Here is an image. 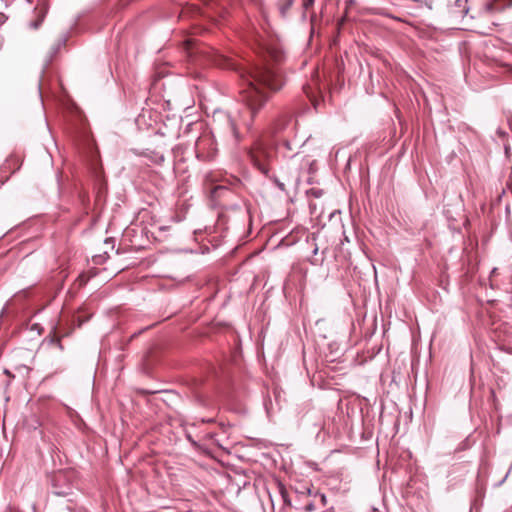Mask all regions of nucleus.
I'll return each instance as SVG.
<instances>
[{"label": "nucleus", "instance_id": "obj_15", "mask_svg": "<svg viewBox=\"0 0 512 512\" xmlns=\"http://www.w3.org/2000/svg\"><path fill=\"white\" fill-rule=\"evenodd\" d=\"M37 327H38V324H37V323H35V324L32 326V328H31V329L33 330V329H36Z\"/></svg>", "mask_w": 512, "mask_h": 512}, {"label": "nucleus", "instance_id": "obj_6", "mask_svg": "<svg viewBox=\"0 0 512 512\" xmlns=\"http://www.w3.org/2000/svg\"><path fill=\"white\" fill-rule=\"evenodd\" d=\"M226 123H227L228 129H229L231 135L233 136L235 141H238L239 134H238L235 122L229 116H226Z\"/></svg>", "mask_w": 512, "mask_h": 512}, {"label": "nucleus", "instance_id": "obj_5", "mask_svg": "<svg viewBox=\"0 0 512 512\" xmlns=\"http://www.w3.org/2000/svg\"><path fill=\"white\" fill-rule=\"evenodd\" d=\"M512 5V0H496V3H488L486 5L487 10H502L505 7Z\"/></svg>", "mask_w": 512, "mask_h": 512}, {"label": "nucleus", "instance_id": "obj_4", "mask_svg": "<svg viewBox=\"0 0 512 512\" xmlns=\"http://www.w3.org/2000/svg\"><path fill=\"white\" fill-rule=\"evenodd\" d=\"M467 0H455L452 6V13L455 16H465L468 13Z\"/></svg>", "mask_w": 512, "mask_h": 512}, {"label": "nucleus", "instance_id": "obj_11", "mask_svg": "<svg viewBox=\"0 0 512 512\" xmlns=\"http://www.w3.org/2000/svg\"><path fill=\"white\" fill-rule=\"evenodd\" d=\"M271 57H273V59L278 62L280 61L281 59V54L280 53H276V54H271Z\"/></svg>", "mask_w": 512, "mask_h": 512}, {"label": "nucleus", "instance_id": "obj_1", "mask_svg": "<svg viewBox=\"0 0 512 512\" xmlns=\"http://www.w3.org/2000/svg\"><path fill=\"white\" fill-rule=\"evenodd\" d=\"M282 84L279 72L270 64L254 67L249 72L248 87L244 90L243 97L252 117H255L268 99L263 87L276 91Z\"/></svg>", "mask_w": 512, "mask_h": 512}, {"label": "nucleus", "instance_id": "obj_8", "mask_svg": "<svg viewBox=\"0 0 512 512\" xmlns=\"http://www.w3.org/2000/svg\"><path fill=\"white\" fill-rule=\"evenodd\" d=\"M304 509H305V511L311 512L315 509V507H314L313 503H308L305 505Z\"/></svg>", "mask_w": 512, "mask_h": 512}, {"label": "nucleus", "instance_id": "obj_10", "mask_svg": "<svg viewBox=\"0 0 512 512\" xmlns=\"http://www.w3.org/2000/svg\"><path fill=\"white\" fill-rule=\"evenodd\" d=\"M41 21H42V20L40 19V20H38V21L32 22V23H31V26H32L34 29H37V28L40 26Z\"/></svg>", "mask_w": 512, "mask_h": 512}, {"label": "nucleus", "instance_id": "obj_14", "mask_svg": "<svg viewBox=\"0 0 512 512\" xmlns=\"http://www.w3.org/2000/svg\"><path fill=\"white\" fill-rule=\"evenodd\" d=\"M317 252H318V248H317V247H315V248H314V250H313V254H314V255H316V254H317Z\"/></svg>", "mask_w": 512, "mask_h": 512}, {"label": "nucleus", "instance_id": "obj_9", "mask_svg": "<svg viewBox=\"0 0 512 512\" xmlns=\"http://www.w3.org/2000/svg\"><path fill=\"white\" fill-rule=\"evenodd\" d=\"M274 182L276 183V185L283 191L285 189V185L284 183L278 181L277 179L274 180Z\"/></svg>", "mask_w": 512, "mask_h": 512}, {"label": "nucleus", "instance_id": "obj_2", "mask_svg": "<svg viewBox=\"0 0 512 512\" xmlns=\"http://www.w3.org/2000/svg\"><path fill=\"white\" fill-rule=\"evenodd\" d=\"M273 155V148L263 141H257L249 150L252 164L264 175H268Z\"/></svg>", "mask_w": 512, "mask_h": 512}, {"label": "nucleus", "instance_id": "obj_3", "mask_svg": "<svg viewBox=\"0 0 512 512\" xmlns=\"http://www.w3.org/2000/svg\"><path fill=\"white\" fill-rule=\"evenodd\" d=\"M196 154L203 159L212 158L216 153V146L209 134L200 136L195 144Z\"/></svg>", "mask_w": 512, "mask_h": 512}, {"label": "nucleus", "instance_id": "obj_7", "mask_svg": "<svg viewBox=\"0 0 512 512\" xmlns=\"http://www.w3.org/2000/svg\"><path fill=\"white\" fill-rule=\"evenodd\" d=\"M282 498L285 504L291 505L290 500L287 498L286 492L284 490L281 491Z\"/></svg>", "mask_w": 512, "mask_h": 512}, {"label": "nucleus", "instance_id": "obj_13", "mask_svg": "<svg viewBox=\"0 0 512 512\" xmlns=\"http://www.w3.org/2000/svg\"><path fill=\"white\" fill-rule=\"evenodd\" d=\"M320 498H321V501H322L323 505H325V503H326V496L324 494H322L320 496Z\"/></svg>", "mask_w": 512, "mask_h": 512}, {"label": "nucleus", "instance_id": "obj_16", "mask_svg": "<svg viewBox=\"0 0 512 512\" xmlns=\"http://www.w3.org/2000/svg\"><path fill=\"white\" fill-rule=\"evenodd\" d=\"M76 320L81 321V320H85V319L82 317H78Z\"/></svg>", "mask_w": 512, "mask_h": 512}, {"label": "nucleus", "instance_id": "obj_12", "mask_svg": "<svg viewBox=\"0 0 512 512\" xmlns=\"http://www.w3.org/2000/svg\"><path fill=\"white\" fill-rule=\"evenodd\" d=\"M315 0H305L304 6L308 8L309 6H312Z\"/></svg>", "mask_w": 512, "mask_h": 512}]
</instances>
